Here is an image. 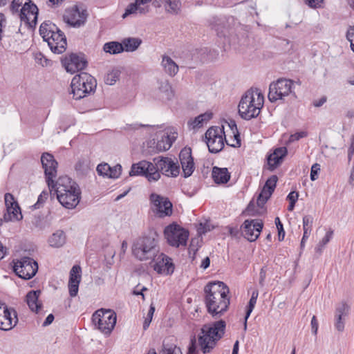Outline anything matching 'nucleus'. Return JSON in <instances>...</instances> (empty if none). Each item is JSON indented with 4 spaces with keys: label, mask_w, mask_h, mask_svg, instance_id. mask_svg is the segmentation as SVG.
I'll use <instances>...</instances> for the list:
<instances>
[{
    "label": "nucleus",
    "mask_w": 354,
    "mask_h": 354,
    "mask_svg": "<svg viewBox=\"0 0 354 354\" xmlns=\"http://www.w3.org/2000/svg\"><path fill=\"white\" fill-rule=\"evenodd\" d=\"M5 205L8 214H12L13 218L16 221H21L23 218L21 207L14 196L10 193L4 195Z\"/></svg>",
    "instance_id": "nucleus-26"
},
{
    "label": "nucleus",
    "mask_w": 354,
    "mask_h": 354,
    "mask_svg": "<svg viewBox=\"0 0 354 354\" xmlns=\"http://www.w3.org/2000/svg\"><path fill=\"white\" fill-rule=\"evenodd\" d=\"M156 150H152L153 152H161L169 150L171 147H168L167 142L164 137V135L162 137L160 140H158L156 143Z\"/></svg>",
    "instance_id": "nucleus-50"
},
{
    "label": "nucleus",
    "mask_w": 354,
    "mask_h": 354,
    "mask_svg": "<svg viewBox=\"0 0 354 354\" xmlns=\"http://www.w3.org/2000/svg\"><path fill=\"white\" fill-rule=\"evenodd\" d=\"M257 100L259 102L255 104L253 93L249 91L242 96L238 106V112L241 118L250 120L259 115L263 106V96L259 93Z\"/></svg>",
    "instance_id": "nucleus-6"
},
{
    "label": "nucleus",
    "mask_w": 354,
    "mask_h": 354,
    "mask_svg": "<svg viewBox=\"0 0 354 354\" xmlns=\"http://www.w3.org/2000/svg\"><path fill=\"white\" fill-rule=\"evenodd\" d=\"M164 235L169 245L179 248L180 245H187L189 232L187 229L180 226L177 223L173 222L165 227Z\"/></svg>",
    "instance_id": "nucleus-9"
},
{
    "label": "nucleus",
    "mask_w": 354,
    "mask_h": 354,
    "mask_svg": "<svg viewBox=\"0 0 354 354\" xmlns=\"http://www.w3.org/2000/svg\"><path fill=\"white\" fill-rule=\"evenodd\" d=\"M66 234L63 230H57L48 239L50 246L53 248H60L66 243Z\"/></svg>",
    "instance_id": "nucleus-33"
},
{
    "label": "nucleus",
    "mask_w": 354,
    "mask_h": 354,
    "mask_svg": "<svg viewBox=\"0 0 354 354\" xmlns=\"http://www.w3.org/2000/svg\"><path fill=\"white\" fill-rule=\"evenodd\" d=\"M274 223L278 231V240L279 241H283L286 234L283 223L279 217L275 218Z\"/></svg>",
    "instance_id": "nucleus-52"
},
{
    "label": "nucleus",
    "mask_w": 354,
    "mask_h": 354,
    "mask_svg": "<svg viewBox=\"0 0 354 354\" xmlns=\"http://www.w3.org/2000/svg\"><path fill=\"white\" fill-rule=\"evenodd\" d=\"M230 173L227 168H221L216 166L212 168V178L216 184H226L230 181Z\"/></svg>",
    "instance_id": "nucleus-31"
},
{
    "label": "nucleus",
    "mask_w": 354,
    "mask_h": 354,
    "mask_svg": "<svg viewBox=\"0 0 354 354\" xmlns=\"http://www.w3.org/2000/svg\"><path fill=\"white\" fill-rule=\"evenodd\" d=\"M71 93L73 95V98L75 100H80L83 98L86 95V94H89L88 93H86V91L82 90L83 88H80V85L79 84H75L73 85V78L72 79L71 83Z\"/></svg>",
    "instance_id": "nucleus-45"
},
{
    "label": "nucleus",
    "mask_w": 354,
    "mask_h": 354,
    "mask_svg": "<svg viewBox=\"0 0 354 354\" xmlns=\"http://www.w3.org/2000/svg\"><path fill=\"white\" fill-rule=\"evenodd\" d=\"M312 333L316 335L318 330V322L315 315H313L310 322Z\"/></svg>",
    "instance_id": "nucleus-62"
},
{
    "label": "nucleus",
    "mask_w": 354,
    "mask_h": 354,
    "mask_svg": "<svg viewBox=\"0 0 354 354\" xmlns=\"http://www.w3.org/2000/svg\"><path fill=\"white\" fill-rule=\"evenodd\" d=\"M159 91L162 93V98L170 100L174 97V92L171 86L167 82H162L159 86Z\"/></svg>",
    "instance_id": "nucleus-40"
},
{
    "label": "nucleus",
    "mask_w": 354,
    "mask_h": 354,
    "mask_svg": "<svg viewBox=\"0 0 354 354\" xmlns=\"http://www.w3.org/2000/svg\"><path fill=\"white\" fill-rule=\"evenodd\" d=\"M130 176H141L147 178L149 182L157 181L160 178V174L156 169L153 163L147 160H141L131 165Z\"/></svg>",
    "instance_id": "nucleus-14"
},
{
    "label": "nucleus",
    "mask_w": 354,
    "mask_h": 354,
    "mask_svg": "<svg viewBox=\"0 0 354 354\" xmlns=\"http://www.w3.org/2000/svg\"><path fill=\"white\" fill-rule=\"evenodd\" d=\"M11 265L16 275L24 280H29L34 277L39 268L37 261L29 257L13 259Z\"/></svg>",
    "instance_id": "nucleus-8"
},
{
    "label": "nucleus",
    "mask_w": 354,
    "mask_h": 354,
    "mask_svg": "<svg viewBox=\"0 0 354 354\" xmlns=\"http://www.w3.org/2000/svg\"><path fill=\"white\" fill-rule=\"evenodd\" d=\"M159 354H183L181 348L175 344L169 343L164 340L162 345V349Z\"/></svg>",
    "instance_id": "nucleus-37"
},
{
    "label": "nucleus",
    "mask_w": 354,
    "mask_h": 354,
    "mask_svg": "<svg viewBox=\"0 0 354 354\" xmlns=\"http://www.w3.org/2000/svg\"><path fill=\"white\" fill-rule=\"evenodd\" d=\"M120 74L121 71L119 68H113L111 71L106 74L104 79L105 83L109 85L114 84L119 80Z\"/></svg>",
    "instance_id": "nucleus-43"
},
{
    "label": "nucleus",
    "mask_w": 354,
    "mask_h": 354,
    "mask_svg": "<svg viewBox=\"0 0 354 354\" xmlns=\"http://www.w3.org/2000/svg\"><path fill=\"white\" fill-rule=\"evenodd\" d=\"M186 354H198L197 341L195 335L192 336L190 338Z\"/></svg>",
    "instance_id": "nucleus-51"
},
{
    "label": "nucleus",
    "mask_w": 354,
    "mask_h": 354,
    "mask_svg": "<svg viewBox=\"0 0 354 354\" xmlns=\"http://www.w3.org/2000/svg\"><path fill=\"white\" fill-rule=\"evenodd\" d=\"M227 228H228L229 234L231 236L235 237V238L239 237L240 236L241 231H242L241 227L239 228L238 227H230V226H228Z\"/></svg>",
    "instance_id": "nucleus-59"
},
{
    "label": "nucleus",
    "mask_w": 354,
    "mask_h": 354,
    "mask_svg": "<svg viewBox=\"0 0 354 354\" xmlns=\"http://www.w3.org/2000/svg\"><path fill=\"white\" fill-rule=\"evenodd\" d=\"M287 154L288 149L286 147L276 148L272 153L266 157L268 169L272 171L277 169L282 163Z\"/></svg>",
    "instance_id": "nucleus-24"
},
{
    "label": "nucleus",
    "mask_w": 354,
    "mask_h": 354,
    "mask_svg": "<svg viewBox=\"0 0 354 354\" xmlns=\"http://www.w3.org/2000/svg\"><path fill=\"white\" fill-rule=\"evenodd\" d=\"M350 306L342 301L337 304L335 311V328L339 332H343L345 326V317L349 315Z\"/></svg>",
    "instance_id": "nucleus-21"
},
{
    "label": "nucleus",
    "mask_w": 354,
    "mask_h": 354,
    "mask_svg": "<svg viewBox=\"0 0 354 354\" xmlns=\"http://www.w3.org/2000/svg\"><path fill=\"white\" fill-rule=\"evenodd\" d=\"M160 252L158 234L154 230L137 238L133 243L132 254L138 260H155Z\"/></svg>",
    "instance_id": "nucleus-2"
},
{
    "label": "nucleus",
    "mask_w": 354,
    "mask_h": 354,
    "mask_svg": "<svg viewBox=\"0 0 354 354\" xmlns=\"http://www.w3.org/2000/svg\"><path fill=\"white\" fill-rule=\"evenodd\" d=\"M213 117L212 111H207L204 113H201L198 116L195 117L194 120H189L187 122L189 127L192 129L201 128L203 127L204 123H206L210 120Z\"/></svg>",
    "instance_id": "nucleus-32"
},
{
    "label": "nucleus",
    "mask_w": 354,
    "mask_h": 354,
    "mask_svg": "<svg viewBox=\"0 0 354 354\" xmlns=\"http://www.w3.org/2000/svg\"><path fill=\"white\" fill-rule=\"evenodd\" d=\"M96 170L99 176L116 179L120 176L122 167L120 164L111 167L108 163H100L97 166Z\"/></svg>",
    "instance_id": "nucleus-25"
},
{
    "label": "nucleus",
    "mask_w": 354,
    "mask_h": 354,
    "mask_svg": "<svg viewBox=\"0 0 354 354\" xmlns=\"http://www.w3.org/2000/svg\"><path fill=\"white\" fill-rule=\"evenodd\" d=\"M169 167L166 169L163 175L167 177H177L180 174V165L178 162H174L171 158L169 161Z\"/></svg>",
    "instance_id": "nucleus-39"
},
{
    "label": "nucleus",
    "mask_w": 354,
    "mask_h": 354,
    "mask_svg": "<svg viewBox=\"0 0 354 354\" xmlns=\"http://www.w3.org/2000/svg\"><path fill=\"white\" fill-rule=\"evenodd\" d=\"M263 227V222L261 219H246L241 225L242 235L250 242L255 241L260 236Z\"/></svg>",
    "instance_id": "nucleus-17"
},
{
    "label": "nucleus",
    "mask_w": 354,
    "mask_h": 354,
    "mask_svg": "<svg viewBox=\"0 0 354 354\" xmlns=\"http://www.w3.org/2000/svg\"><path fill=\"white\" fill-rule=\"evenodd\" d=\"M82 81H84L85 86H86L84 90L86 91V93H88L90 94L95 92L97 82L92 75L87 73L82 72L73 77V85L75 84H79V85H80V82Z\"/></svg>",
    "instance_id": "nucleus-28"
},
{
    "label": "nucleus",
    "mask_w": 354,
    "mask_h": 354,
    "mask_svg": "<svg viewBox=\"0 0 354 354\" xmlns=\"http://www.w3.org/2000/svg\"><path fill=\"white\" fill-rule=\"evenodd\" d=\"M166 10L171 14H178L180 10V0H166Z\"/></svg>",
    "instance_id": "nucleus-44"
},
{
    "label": "nucleus",
    "mask_w": 354,
    "mask_h": 354,
    "mask_svg": "<svg viewBox=\"0 0 354 354\" xmlns=\"http://www.w3.org/2000/svg\"><path fill=\"white\" fill-rule=\"evenodd\" d=\"M55 316L53 314L50 313L49 314L46 318L45 319L44 322L42 324V326L46 327L52 324V322L54 321Z\"/></svg>",
    "instance_id": "nucleus-64"
},
{
    "label": "nucleus",
    "mask_w": 354,
    "mask_h": 354,
    "mask_svg": "<svg viewBox=\"0 0 354 354\" xmlns=\"http://www.w3.org/2000/svg\"><path fill=\"white\" fill-rule=\"evenodd\" d=\"M150 266L158 274L166 276L171 275L175 270L172 259L162 252H159L155 260L151 261Z\"/></svg>",
    "instance_id": "nucleus-16"
},
{
    "label": "nucleus",
    "mask_w": 354,
    "mask_h": 354,
    "mask_svg": "<svg viewBox=\"0 0 354 354\" xmlns=\"http://www.w3.org/2000/svg\"><path fill=\"white\" fill-rule=\"evenodd\" d=\"M293 84V80L286 78H279L276 82H272L270 84L268 95L270 102L273 103L279 100H283L285 96L292 93Z\"/></svg>",
    "instance_id": "nucleus-12"
},
{
    "label": "nucleus",
    "mask_w": 354,
    "mask_h": 354,
    "mask_svg": "<svg viewBox=\"0 0 354 354\" xmlns=\"http://www.w3.org/2000/svg\"><path fill=\"white\" fill-rule=\"evenodd\" d=\"M308 136V133L305 131H301L292 134L290 137V141L299 140L301 138H305Z\"/></svg>",
    "instance_id": "nucleus-56"
},
{
    "label": "nucleus",
    "mask_w": 354,
    "mask_h": 354,
    "mask_svg": "<svg viewBox=\"0 0 354 354\" xmlns=\"http://www.w3.org/2000/svg\"><path fill=\"white\" fill-rule=\"evenodd\" d=\"M49 195V192L46 190H44L39 195L37 202L32 206L34 209H39L46 202Z\"/></svg>",
    "instance_id": "nucleus-47"
},
{
    "label": "nucleus",
    "mask_w": 354,
    "mask_h": 354,
    "mask_svg": "<svg viewBox=\"0 0 354 354\" xmlns=\"http://www.w3.org/2000/svg\"><path fill=\"white\" fill-rule=\"evenodd\" d=\"M39 32L53 53L62 54L65 52L67 48L66 35L55 24L50 21H44L39 26Z\"/></svg>",
    "instance_id": "nucleus-4"
},
{
    "label": "nucleus",
    "mask_w": 354,
    "mask_h": 354,
    "mask_svg": "<svg viewBox=\"0 0 354 354\" xmlns=\"http://www.w3.org/2000/svg\"><path fill=\"white\" fill-rule=\"evenodd\" d=\"M259 296V291L258 290H254L252 292L251 297L248 301V305L246 306L245 308V314H246V319H248L254 310L257 300Z\"/></svg>",
    "instance_id": "nucleus-42"
},
{
    "label": "nucleus",
    "mask_w": 354,
    "mask_h": 354,
    "mask_svg": "<svg viewBox=\"0 0 354 354\" xmlns=\"http://www.w3.org/2000/svg\"><path fill=\"white\" fill-rule=\"evenodd\" d=\"M17 311L12 308H8L5 303L0 302V329L9 330L17 324Z\"/></svg>",
    "instance_id": "nucleus-18"
},
{
    "label": "nucleus",
    "mask_w": 354,
    "mask_h": 354,
    "mask_svg": "<svg viewBox=\"0 0 354 354\" xmlns=\"http://www.w3.org/2000/svg\"><path fill=\"white\" fill-rule=\"evenodd\" d=\"M12 15L17 14L20 20L29 28L35 29L37 24L39 8L31 0H12L10 5Z\"/></svg>",
    "instance_id": "nucleus-5"
},
{
    "label": "nucleus",
    "mask_w": 354,
    "mask_h": 354,
    "mask_svg": "<svg viewBox=\"0 0 354 354\" xmlns=\"http://www.w3.org/2000/svg\"><path fill=\"white\" fill-rule=\"evenodd\" d=\"M354 154V136L351 138V145L348 149V161L350 162Z\"/></svg>",
    "instance_id": "nucleus-61"
},
{
    "label": "nucleus",
    "mask_w": 354,
    "mask_h": 354,
    "mask_svg": "<svg viewBox=\"0 0 354 354\" xmlns=\"http://www.w3.org/2000/svg\"><path fill=\"white\" fill-rule=\"evenodd\" d=\"M0 48L2 46L1 40L3 38L2 33L3 32V28L5 27V24L6 23V19L3 13L0 12Z\"/></svg>",
    "instance_id": "nucleus-57"
},
{
    "label": "nucleus",
    "mask_w": 354,
    "mask_h": 354,
    "mask_svg": "<svg viewBox=\"0 0 354 354\" xmlns=\"http://www.w3.org/2000/svg\"><path fill=\"white\" fill-rule=\"evenodd\" d=\"M88 15L86 8L83 6V4H82V6L75 5L73 8L71 19L67 20V24L71 27L79 28L84 25Z\"/></svg>",
    "instance_id": "nucleus-22"
},
{
    "label": "nucleus",
    "mask_w": 354,
    "mask_h": 354,
    "mask_svg": "<svg viewBox=\"0 0 354 354\" xmlns=\"http://www.w3.org/2000/svg\"><path fill=\"white\" fill-rule=\"evenodd\" d=\"M313 223V218L310 215L303 217V230L304 234H310Z\"/></svg>",
    "instance_id": "nucleus-46"
},
{
    "label": "nucleus",
    "mask_w": 354,
    "mask_h": 354,
    "mask_svg": "<svg viewBox=\"0 0 354 354\" xmlns=\"http://www.w3.org/2000/svg\"><path fill=\"white\" fill-rule=\"evenodd\" d=\"M35 61L37 64H41L42 66H48L51 65V60L47 59L41 53H37L35 55Z\"/></svg>",
    "instance_id": "nucleus-54"
},
{
    "label": "nucleus",
    "mask_w": 354,
    "mask_h": 354,
    "mask_svg": "<svg viewBox=\"0 0 354 354\" xmlns=\"http://www.w3.org/2000/svg\"><path fill=\"white\" fill-rule=\"evenodd\" d=\"M205 141L208 147L209 153H217L224 147L226 141L224 127H211L205 133Z\"/></svg>",
    "instance_id": "nucleus-10"
},
{
    "label": "nucleus",
    "mask_w": 354,
    "mask_h": 354,
    "mask_svg": "<svg viewBox=\"0 0 354 354\" xmlns=\"http://www.w3.org/2000/svg\"><path fill=\"white\" fill-rule=\"evenodd\" d=\"M176 135H177L176 132H174L172 133V135H168V134L164 135L166 142H167L168 147H171L172 146L173 143L175 142V140L177 138Z\"/></svg>",
    "instance_id": "nucleus-60"
},
{
    "label": "nucleus",
    "mask_w": 354,
    "mask_h": 354,
    "mask_svg": "<svg viewBox=\"0 0 354 354\" xmlns=\"http://www.w3.org/2000/svg\"><path fill=\"white\" fill-rule=\"evenodd\" d=\"M243 214L248 215V216H255L259 215V210L256 209L255 205H254L253 201H251L248 203L245 209L243 212Z\"/></svg>",
    "instance_id": "nucleus-53"
},
{
    "label": "nucleus",
    "mask_w": 354,
    "mask_h": 354,
    "mask_svg": "<svg viewBox=\"0 0 354 354\" xmlns=\"http://www.w3.org/2000/svg\"><path fill=\"white\" fill-rule=\"evenodd\" d=\"M179 160L183 169V177L188 178L191 176L195 169L192 149L188 147L183 148L179 153Z\"/></svg>",
    "instance_id": "nucleus-20"
},
{
    "label": "nucleus",
    "mask_w": 354,
    "mask_h": 354,
    "mask_svg": "<svg viewBox=\"0 0 354 354\" xmlns=\"http://www.w3.org/2000/svg\"><path fill=\"white\" fill-rule=\"evenodd\" d=\"M62 66L67 73L74 74L81 71L88 66V61L83 53H70L61 58Z\"/></svg>",
    "instance_id": "nucleus-13"
},
{
    "label": "nucleus",
    "mask_w": 354,
    "mask_h": 354,
    "mask_svg": "<svg viewBox=\"0 0 354 354\" xmlns=\"http://www.w3.org/2000/svg\"><path fill=\"white\" fill-rule=\"evenodd\" d=\"M214 228V226L208 222L200 223L197 229V232L198 235H202L212 231Z\"/></svg>",
    "instance_id": "nucleus-49"
},
{
    "label": "nucleus",
    "mask_w": 354,
    "mask_h": 354,
    "mask_svg": "<svg viewBox=\"0 0 354 354\" xmlns=\"http://www.w3.org/2000/svg\"><path fill=\"white\" fill-rule=\"evenodd\" d=\"M73 182L68 176H60L56 181L52 178V181L49 182L50 185H47L49 188V192L51 193L54 191L57 195L69 189V187H73Z\"/></svg>",
    "instance_id": "nucleus-27"
},
{
    "label": "nucleus",
    "mask_w": 354,
    "mask_h": 354,
    "mask_svg": "<svg viewBox=\"0 0 354 354\" xmlns=\"http://www.w3.org/2000/svg\"><path fill=\"white\" fill-rule=\"evenodd\" d=\"M82 268L79 265H74L69 272L68 292L71 297L77 296L81 281Z\"/></svg>",
    "instance_id": "nucleus-23"
},
{
    "label": "nucleus",
    "mask_w": 354,
    "mask_h": 354,
    "mask_svg": "<svg viewBox=\"0 0 354 354\" xmlns=\"http://www.w3.org/2000/svg\"><path fill=\"white\" fill-rule=\"evenodd\" d=\"M278 176L277 175H272L266 180L262 187L260 193L258 195V201H261L263 198V195L267 191V196L264 197V203H266L274 193L277 184L278 182Z\"/></svg>",
    "instance_id": "nucleus-30"
},
{
    "label": "nucleus",
    "mask_w": 354,
    "mask_h": 354,
    "mask_svg": "<svg viewBox=\"0 0 354 354\" xmlns=\"http://www.w3.org/2000/svg\"><path fill=\"white\" fill-rule=\"evenodd\" d=\"M151 209L155 215L160 218L171 216L173 214V204L166 196L156 193L149 195Z\"/></svg>",
    "instance_id": "nucleus-11"
},
{
    "label": "nucleus",
    "mask_w": 354,
    "mask_h": 354,
    "mask_svg": "<svg viewBox=\"0 0 354 354\" xmlns=\"http://www.w3.org/2000/svg\"><path fill=\"white\" fill-rule=\"evenodd\" d=\"M226 322L223 319L212 322V324L204 325L198 335V340L201 351L205 354L209 353L224 335Z\"/></svg>",
    "instance_id": "nucleus-3"
},
{
    "label": "nucleus",
    "mask_w": 354,
    "mask_h": 354,
    "mask_svg": "<svg viewBox=\"0 0 354 354\" xmlns=\"http://www.w3.org/2000/svg\"><path fill=\"white\" fill-rule=\"evenodd\" d=\"M117 321L116 313L111 309L100 308L92 315V322L105 335H110Z\"/></svg>",
    "instance_id": "nucleus-7"
},
{
    "label": "nucleus",
    "mask_w": 354,
    "mask_h": 354,
    "mask_svg": "<svg viewBox=\"0 0 354 354\" xmlns=\"http://www.w3.org/2000/svg\"><path fill=\"white\" fill-rule=\"evenodd\" d=\"M299 198V192L297 191L290 192L286 197V200L288 202L297 203Z\"/></svg>",
    "instance_id": "nucleus-63"
},
{
    "label": "nucleus",
    "mask_w": 354,
    "mask_h": 354,
    "mask_svg": "<svg viewBox=\"0 0 354 354\" xmlns=\"http://www.w3.org/2000/svg\"><path fill=\"white\" fill-rule=\"evenodd\" d=\"M161 64L165 72L170 76H174L178 71V66L169 56L164 55Z\"/></svg>",
    "instance_id": "nucleus-35"
},
{
    "label": "nucleus",
    "mask_w": 354,
    "mask_h": 354,
    "mask_svg": "<svg viewBox=\"0 0 354 354\" xmlns=\"http://www.w3.org/2000/svg\"><path fill=\"white\" fill-rule=\"evenodd\" d=\"M124 52H133L141 45L142 41L138 37H127L122 40Z\"/></svg>",
    "instance_id": "nucleus-34"
},
{
    "label": "nucleus",
    "mask_w": 354,
    "mask_h": 354,
    "mask_svg": "<svg viewBox=\"0 0 354 354\" xmlns=\"http://www.w3.org/2000/svg\"><path fill=\"white\" fill-rule=\"evenodd\" d=\"M229 293L228 286L223 281H213L205 285L204 303L207 312L212 317H221L227 311L230 304Z\"/></svg>",
    "instance_id": "nucleus-1"
},
{
    "label": "nucleus",
    "mask_w": 354,
    "mask_h": 354,
    "mask_svg": "<svg viewBox=\"0 0 354 354\" xmlns=\"http://www.w3.org/2000/svg\"><path fill=\"white\" fill-rule=\"evenodd\" d=\"M319 171L320 165L318 163L313 164L311 167L310 174V178L312 181H315L318 178Z\"/></svg>",
    "instance_id": "nucleus-55"
},
{
    "label": "nucleus",
    "mask_w": 354,
    "mask_h": 354,
    "mask_svg": "<svg viewBox=\"0 0 354 354\" xmlns=\"http://www.w3.org/2000/svg\"><path fill=\"white\" fill-rule=\"evenodd\" d=\"M41 162L44 170L46 182L50 185L49 182L57 175V162L51 153L44 152L41 156Z\"/></svg>",
    "instance_id": "nucleus-19"
},
{
    "label": "nucleus",
    "mask_w": 354,
    "mask_h": 354,
    "mask_svg": "<svg viewBox=\"0 0 354 354\" xmlns=\"http://www.w3.org/2000/svg\"><path fill=\"white\" fill-rule=\"evenodd\" d=\"M333 235V231L330 230L328 231L322 239L319 241L320 246H325L332 239Z\"/></svg>",
    "instance_id": "nucleus-58"
},
{
    "label": "nucleus",
    "mask_w": 354,
    "mask_h": 354,
    "mask_svg": "<svg viewBox=\"0 0 354 354\" xmlns=\"http://www.w3.org/2000/svg\"><path fill=\"white\" fill-rule=\"evenodd\" d=\"M122 41H112L106 42L103 46V50L105 53L111 55H117L124 52Z\"/></svg>",
    "instance_id": "nucleus-36"
},
{
    "label": "nucleus",
    "mask_w": 354,
    "mask_h": 354,
    "mask_svg": "<svg viewBox=\"0 0 354 354\" xmlns=\"http://www.w3.org/2000/svg\"><path fill=\"white\" fill-rule=\"evenodd\" d=\"M75 169L78 175H86L89 171L88 160L84 158L78 160L75 165Z\"/></svg>",
    "instance_id": "nucleus-41"
},
{
    "label": "nucleus",
    "mask_w": 354,
    "mask_h": 354,
    "mask_svg": "<svg viewBox=\"0 0 354 354\" xmlns=\"http://www.w3.org/2000/svg\"><path fill=\"white\" fill-rule=\"evenodd\" d=\"M56 196L63 207L71 209L75 208L80 203L81 191L77 183L73 182V187H69V189L64 191V193L57 194Z\"/></svg>",
    "instance_id": "nucleus-15"
},
{
    "label": "nucleus",
    "mask_w": 354,
    "mask_h": 354,
    "mask_svg": "<svg viewBox=\"0 0 354 354\" xmlns=\"http://www.w3.org/2000/svg\"><path fill=\"white\" fill-rule=\"evenodd\" d=\"M141 4L137 3V0H136L134 3H131L125 9L124 13L122 16V18L125 19L130 15L136 13L139 9V6Z\"/></svg>",
    "instance_id": "nucleus-48"
},
{
    "label": "nucleus",
    "mask_w": 354,
    "mask_h": 354,
    "mask_svg": "<svg viewBox=\"0 0 354 354\" xmlns=\"http://www.w3.org/2000/svg\"><path fill=\"white\" fill-rule=\"evenodd\" d=\"M170 160L171 158L169 157L158 156L154 158L153 162H155L154 166L156 169H157L160 174L161 172L163 174L166 169H168L169 165V161Z\"/></svg>",
    "instance_id": "nucleus-38"
},
{
    "label": "nucleus",
    "mask_w": 354,
    "mask_h": 354,
    "mask_svg": "<svg viewBox=\"0 0 354 354\" xmlns=\"http://www.w3.org/2000/svg\"><path fill=\"white\" fill-rule=\"evenodd\" d=\"M41 292L40 290H32L26 296V301L31 311L38 313L42 308L43 304L39 301Z\"/></svg>",
    "instance_id": "nucleus-29"
}]
</instances>
